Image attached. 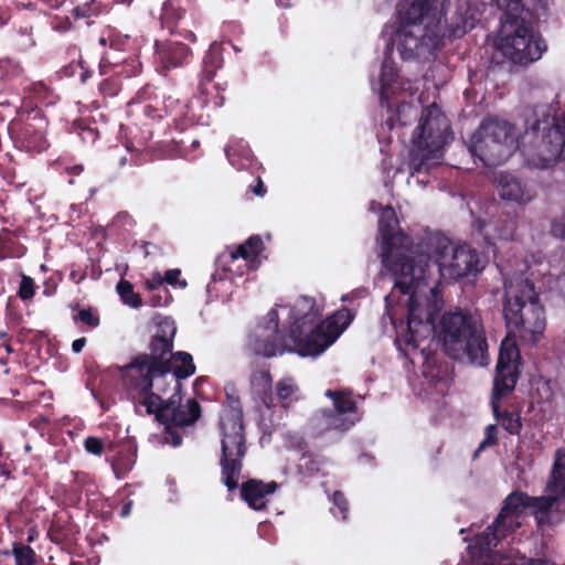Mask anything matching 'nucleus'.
Returning a JSON list of instances; mask_svg holds the SVG:
<instances>
[{
	"label": "nucleus",
	"mask_w": 565,
	"mask_h": 565,
	"mask_svg": "<svg viewBox=\"0 0 565 565\" xmlns=\"http://www.w3.org/2000/svg\"><path fill=\"white\" fill-rule=\"evenodd\" d=\"M381 258L394 278V287L385 297L386 307L394 301L401 302L397 296H407V331L405 342L415 345L418 339L425 338L430 328L429 315L420 308L418 290L427 286L426 278L429 263L434 262L441 271L448 263L449 253H454L451 242L443 234L429 235L414 244L403 232L395 233L390 226L380 227Z\"/></svg>",
	"instance_id": "1"
},
{
	"label": "nucleus",
	"mask_w": 565,
	"mask_h": 565,
	"mask_svg": "<svg viewBox=\"0 0 565 565\" xmlns=\"http://www.w3.org/2000/svg\"><path fill=\"white\" fill-rule=\"evenodd\" d=\"M175 333L174 322L163 319L150 339L149 352L138 353L129 363L117 367L125 388L152 390L170 377L173 390L181 391V381L192 376L196 366L189 352H173Z\"/></svg>",
	"instance_id": "2"
},
{
	"label": "nucleus",
	"mask_w": 565,
	"mask_h": 565,
	"mask_svg": "<svg viewBox=\"0 0 565 565\" xmlns=\"http://www.w3.org/2000/svg\"><path fill=\"white\" fill-rule=\"evenodd\" d=\"M424 312L429 315L430 330L425 338L418 339L415 345L405 342L407 331V321H401L399 326L393 316L392 323L397 329V341L403 342L406 348L417 350L420 343L425 341L431 331L435 332L438 341L441 343L444 352L454 360L467 358L472 364L486 366L489 364V352L486 330L481 318L468 309L456 308L445 311L437 326H434L433 313L420 303Z\"/></svg>",
	"instance_id": "3"
},
{
	"label": "nucleus",
	"mask_w": 565,
	"mask_h": 565,
	"mask_svg": "<svg viewBox=\"0 0 565 565\" xmlns=\"http://www.w3.org/2000/svg\"><path fill=\"white\" fill-rule=\"evenodd\" d=\"M128 127L132 139L139 146H146L156 135L166 134L171 125L184 131L196 124L186 100L173 96L159 98L157 88L143 86L128 103Z\"/></svg>",
	"instance_id": "4"
},
{
	"label": "nucleus",
	"mask_w": 565,
	"mask_h": 565,
	"mask_svg": "<svg viewBox=\"0 0 565 565\" xmlns=\"http://www.w3.org/2000/svg\"><path fill=\"white\" fill-rule=\"evenodd\" d=\"M225 402L220 415L221 481L230 492L238 488V478L247 454L242 402L235 385L224 387Z\"/></svg>",
	"instance_id": "5"
},
{
	"label": "nucleus",
	"mask_w": 565,
	"mask_h": 565,
	"mask_svg": "<svg viewBox=\"0 0 565 565\" xmlns=\"http://www.w3.org/2000/svg\"><path fill=\"white\" fill-rule=\"evenodd\" d=\"M503 318L509 332L529 333L533 341L545 330V310L539 292L523 274L504 279Z\"/></svg>",
	"instance_id": "6"
},
{
	"label": "nucleus",
	"mask_w": 565,
	"mask_h": 565,
	"mask_svg": "<svg viewBox=\"0 0 565 565\" xmlns=\"http://www.w3.org/2000/svg\"><path fill=\"white\" fill-rule=\"evenodd\" d=\"M521 354L514 342L502 341L493 379L491 408L501 427L511 435H519L522 420L518 413L501 411L500 402L510 395L520 377Z\"/></svg>",
	"instance_id": "7"
},
{
	"label": "nucleus",
	"mask_w": 565,
	"mask_h": 565,
	"mask_svg": "<svg viewBox=\"0 0 565 565\" xmlns=\"http://www.w3.org/2000/svg\"><path fill=\"white\" fill-rule=\"evenodd\" d=\"M128 397L138 412L139 407H145L147 415H154L158 423L162 425H174L185 427L193 425L201 416V405L195 398H190L184 405L181 404V391H174L173 394L163 399L161 394L167 390L157 386V392L152 390L125 388Z\"/></svg>",
	"instance_id": "8"
},
{
	"label": "nucleus",
	"mask_w": 565,
	"mask_h": 565,
	"mask_svg": "<svg viewBox=\"0 0 565 565\" xmlns=\"http://www.w3.org/2000/svg\"><path fill=\"white\" fill-rule=\"evenodd\" d=\"M449 132V121L436 104L422 111L409 150L411 175L429 171V160L447 143Z\"/></svg>",
	"instance_id": "9"
},
{
	"label": "nucleus",
	"mask_w": 565,
	"mask_h": 565,
	"mask_svg": "<svg viewBox=\"0 0 565 565\" xmlns=\"http://www.w3.org/2000/svg\"><path fill=\"white\" fill-rule=\"evenodd\" d=\"M515 149L513 126L505 120L486 118L471 138L469 150L484 167L505 162Z\"/></svg>",
	"instance_id": "10"
},
{
	"label": "nucleus",
	"mask_w": 565,
	"mask_h": 565,
	"mask_svg": "<svg viewBox=\"0 0 565 565\" xmlns=\"http://www.w3.org/2000/svg\"><path fill=\"white\" fill-rule=\"evenodd\" d=\"M539 18L504 20L499 49L514 64L527 65L541 58L546 44L535 30Z\"/></svg>",
	"instance_id": "11"
},
{
	"label": "nucleus",
	"mask_w": 565,
	"mask_h": 565,
	"mask_svg": "<svg viewBox=\"0 0 565 565\" xmlns=\"http://www.w3.org/2000/svg\"><path fill=\"white\" fill-rule=\"evenodd\" d=\"M527 493L513 491L503 501V505L482 535L478 536L476 544L481 552H490L498 546L501 540L521 526L520 518L527 512Z\"/></svg>",
	"instance_id": "12"
},
{
	"label": "nucleus",
	"mask_w": 565,
	"mask_h": 565,
	"mask_svg": "<svg viewBox=\"0 0 565 565\" xmlns=\"http://www.w3.org/2000/svg\"><path fill=\"white\" fill-rule=\"evenodd\" d=\"M18 116L19 118L11 121L9 126L12 138L28 151H45L50 145L46 139L47 120L42 109L24 103Z\"/></svg>",
	"instance_id": "13"
},
{
	"label": "nucleus",
	"mask_w": 565,
	"mask_h": 565,
	"mask_svg": "<svg viewBox=\"0 0 565 565\" xmlns=\"http://www.w3.org/2000/svg\"><path fill=\"white\" fill-rule=\"evenodd\" d=\"M299 326H290L287 331L274 330L267 334H257L249 338V348L254 354L271 359L282 355L285 352H295L300 356H312V353H303L308 343L307 337Z\"/></svg>",
	"instance_id": "14"
},
{
	"label": "nucleus",
	"mask_w": 565,
	"mask_h": 565,
	"mask_svg": "<svg viewBox=\"0 0 565 565\" xmlns=\"http://www.w3.org/2000/svg\"><path fill=\"white\" fill-rule=\"evenodd\" d=\"M353 319L354 313L344 307L318 323L306 335L309 344H307L303 353H312V356H316L324 352L350 326Z\"/></svg>",
	"instance_id": "15"
},
{
	"label": "nucleus",
	"mask_w": 565,
	"mask_h": 565,
	"mask_svg": "<svg viewBox=\"0 0 565 565\" xmlns=\"http://www.w3.org/2000/svg\"><path fill=\"white\" fill-rule=\"evenodd\" d=\"M546 491L555 500L553 514L563 522L565 519V448H557L555 450Z\"/></svg>",
	"instance_id": "16"
},
{
	"label": "nucleus",
	"mask_w": 565,
	"mask_h": 565,
	"mask_svg": "<svg viewBox=\"0 0 565 565\" xmlns=\"http://www.w3.org/2000/svg\"><path fill=\"white\" fill-rule=\"evenodd\" d=\"M419 34L411 26L401 25L397 32V51L403 60H420L431 53V39L419 28Z\"/></svg>",
	"instance_id": "17"
},
{
	"label": "nucleus",
	"mask_w": 565,
	"mask_h": 565,
	"mask_svg": "<svg viewBox=\"0 0 565 565\" xmlns=\"http://www.w3.org/2000/svg\"><path fill=\"white\" fill-rule=\"evenodd\" d=\"M537 128H541L539 125ZM542 148L546 152L545 157L540 158V163H534L535 167L547 169L558 160H565V126L542 127Z\"/></svg>",
	"instance_id": "18"
},
{
	"label": "nucleus",
	"mask_w": 565,
	"mask_h": 565,
	"mask_svg": "<svg viewBox=\"0 0 565 565\" xmlns=\"http://www.w3.org/2000/svg\"><path fill=\"white\" fill-rule=\"evenodd\" d=\"M279 488L276 481L264 482L260 479H248L241 484V498L255 511L267 509L268 495L275 493Z\"/></svg>",
	"instance_id": "19"
},
{
	"label": "nucleus",
	"mask_w": 565,
	"mask_h": 565,
	"mask_svg": "<svg viewBox=\"0 0 565 565\" xmlns=\"http://www.w3.org/2000/svg\"><path fill=\"white\" fill-rule=\"evenodd\" d=\"M452 278H463L481 270L478 253L468 245L455 247L450 262L446 266Z\"/></svg>",
	"instance_id": "20"
},
{
	"label": "nucleus",
	"mask_w": 565,
	"mask_h": 565,
	"mask_svg": "<svg viewBox=\"0 0 565 565\" xmlns=\"http://www.w3.org/2000/svg\"><path fill=\"white\" fill-rule=\"evenodd\" d=\"M156 54L163 68H175L188 64L192 57L189 45L175 41H156Z\"/></svg>",
	"instance_id": "21"
},
{
	"label": "nucleus",
	"mask_w": 565,
	"mask_h": 565,
	"mask_svg": "<svg viewBox=\"0 0 565 565\" xmlns=\"http://www.w3.org/2000/svg\"><path fill=\"white\" fill-rule=\"evenodd\" d=\"M249 387L253 399L262 404L268 411L276 408L274 398L273 375L269 367L252 371L249 375Z\"/></svg>",
	"instance_id": "22"
},
{
	"label": "nucleus",
	"mask_w": 565,
	"mask_h": 565,
	"mask_svg": "<svg viewBox=\"0 0 565 565\" xmlns=\"http://www.w3.org/2000/svg\"><path fill=\"white\" fill-rule=\"evenodd\" d=\"M497 190L500 198L504 201H511L519 204H525L532 201L535 193L531 191L515 175L503 172L497 179Z\"/></svg>",
	"instance_id": "23"
},
{
	"label": "nucleus",
	"mask_w": 565,
	"mask_h": 565,
	"mask_svg": "<svg viewBox=\"0 0 565 565\" xmlns=\"http://www.w3.org/2000/svg\"><path fill=\"white\" fill-rule=\"evenodd\" d=\"M437 9V0H401L398 14L401 25L416 26Z\"/></svg>",
	"instance_id": "24"
},
{
	"label": "nucleus",
	"mask_w": 565,
	"mask_h": 565,
	"mask_svg": "<svg viewBox=\"0 0 565 565\" xmlns=\"http://www.w3.org/2000/svg\"><path fill=\"white\" fill-rule=\"evenodd\" d=\"M504 12V20L539 18V10L544 9L546 0H493Z\"/></svg>",
	"instance_id": "25"
},
{
	"label": "nucleus",
	"mask_w": 565,
	"mask_h": 565,
	"mask_svg": "<svg viewBox=\"0 0 565 565\" xmlns=\"http://www.w3.org/2000/svg\"><path fill=\"white\" fill-rule=\"evenodd\" d=\"M223 66L222 46L218 43H212L203 58V67L198 88L202 95H210V85L217 72Z\"/></svg>",
	"instance_id": "26"
},
{
	"label": "nucleus",
	"mask_w": 565,
	"mask_h": 565,
	"mask_svg": "<svg viewBox=\"0 0 565 565\" xmlns=\"http://www.w3.org/2000/svg\"><path fill=\"white\" fill-rule=\"evenodd\" d=\"M319 309L317 307L316 300L312 297L301 296L298 298L296 305L292 307L290 311V318L294 319V322L290 326H299L300 330H303V338L309 334L311 328L307 327L312 326L315 321L319 318Z\"/></svg>",
	"instance_id": "27"
},
{
	"label": "nucleus",
	"mask_w": 565,
	"mask_h": 565,
	"mask_svg": "<svg viewBox=\"0 0 565 565\" xmlns=\"http://www.w3.org/2000/svg\"><path fill=\"white\" fill-rule=\"evenodd\" d=\"M527 512L534 516L539 526H553L561 523V519L553 514L555 500L552 494L532 497L527 493Z\"/></svg>",
	"instance_id": "28"
},
{
	"label": "nucleus",
	"mask_w": 565,
	"mask_h": 565,
	"mask_svg": "<svg viewBox=\"0 0 565 565\" xmlns=\"http://www.w3.org/2000/svg\"><path fill=\"white\" fill-rule=\"evenodd\" d=\"M274 398L276 407L288 411L294 403L299 401L300 387L292 376H284L274 385Z\"/></svg>",
	"instance_id": "29"
},
{
	"label": "nucleus",
	"mask_w": 565,
	"mask_h": 565,
	"mask_svg": "<svg viewBox=\"0 0 565 565\" xmlns=\"http://www.w3.org/2000/svg\"><path fill=\"white\" fill-rule=\"evenodd\" d=\"M226 157L230 163L238 171L246 170L254 174L260 169V163L246 146H230L226 149Z\"/></svg>",
	"instance_id": "30"
},
{
	"label": "nucleus",
	"mask_w": 565,
	"mask_h": 565,
	"mask_svg": "<svg viewBox=\"0 0 565 565\" xmlns=\"http://www.w3.org/2000/svg\"><path fill=\"white\" fill-rule=\"evenodd\" d=\"M137 448L129 444L119 445L111 459V468L117 479L125 478L134 468Z\"/></svg>",
	"instance_id": "31"
},
{
	"label": "nucleus",
	"mask_w": 565,
	"mask_h": 565,
	"mask_svg": "<svg viewBox=\"0 0 565 565\" xmlns=\"http://www.w3.org/2000/svg\"><path fill=\"white\" fill-rule=\"evenodd\" d=\"M21 228L11 232L2 228L0 232V260L21 258L26 254V246L18 241Z\"/></svg>",
	"instance_id": "32"
},
{
	"label": "nucleus",
	"mask_w": 565,
	"mask_h": 565,
	"mask_svg": "<svg viewBox=\"0 0 565 565\" xmlns=\"http://www.w3.org/2000/svg\"><path fill=\"white\" fill-rule=\"evenodd\" d=\"M186 9L181 4V0H166L162 4L160 22L163 29L174 33L179 22L185 17Z\"/></svg>",
	"instance_id": "33"
},
{
	"label": "nucleus",
	"mask_w": 565,
	"mask_h": 565,
	"mask_svg": "<svg viewBox=\"0 0 565 565\" xmlns=\"http://www.w3.org/2000/svg\"><path fill=\"white\" fill-rule=\"evenodd\" d=\"M323 417L326 429L338 431H347L360 420L359 415H349L334 409L323 411Z\"/></svg>",
	"instance_id": "34"
},
{
	"label": "nucleus",
	"mask_w": 565,
	"mask_h": 565,
	"mask_svg": "<svg viewBox=\"0 0 565 565\" xmlns=\"http://www.w3.org/2000/svg\"><path fill=\"white\" fill-rule=\"evenodd\" d=\"M326 396L332 399L334 411L349 415H359L358 404L351 392L328 390Z\"/></svg>",
	"instance_id": "35"
},
{
	"label": "nucleus",
	"mask_w": 565,
	"mask_h": 565,
	"mask_svg": "<svg viewBox=\"0 0 565 565\" xmlns=\"http://www.w3.org/2000/svg\"><path fill=\"white\" fill-rule=\"evenodd\" d=\"M10 45L18 52H25L35 45L33 26L31 24L20 25L10 35Z\"/></svg>",
	"instance_id": "36"
},
{
	"label": "nucleus",
	"mask_w": 565,
	"mask_h": 565,
	"mask_svg": "<svg viewBox=\"0 0 565 565\" xmlns=\"http://www.w3.org/2000/svg\"><path fill=\"white\" fill-rule=\"evenodd\" d=\"M74 533L73 525L68 520L56 518L49 527L47 536L52 543L62 544L70 541Z\"/></svg>",
	"instance_id": "37"
},
{
	"label": "nucleus",
	"mask_w": 565,
	"mask_h": 565,
	"mask_svg": "<svg viewBox=\"0 0 565 565\" xmlns=\"http://www.w3.org/2000/svg\"><path fill=\"white\" fill-rule=\"evenodd\" d=\"M129 38L121 35L114 28H106L98 38V43L100 46H108L115 51H124L126 45L128 44Z\"/></svg>",
	"instance_id": "38"
},
{
	"label": "nucleus",
	"mask_w": 565,
	"mask_h": 565,
	"mask_svg": "<svg viewBox=\"0 0 565 565\" xmlns=\"http://www.w3.org/2000/svg\"><path fill=\"white\" fill-rule=\"evenodd\" d=\"M109 8L107 4L98 0H89L83 4L76 6L72 13L75 19H87L98 17L102 13L108 12Z\"/></svg>",
	"instance_id": "39"
},
{
	"label": "nucleus",
	"mask_w": 565,
	"mask_h": 565,
	"mask_svg": "<svg viewBox=\"0 0 565 565\" xmlns=\"http://www.w3.org/2000/svg\"><path fill=\"white\" fill-rule=\"evenodd\" d=\"M116 290L125 305L135 309L143 305L141 296L134 291V285L130 281L120 279L116 286Z\"/></svg>",
	"instance_id": "40"
},
{
	"label": "nucleus",
	"mask_w": 565,
	"mask_h": 565,
	"mask_svg": "<svg viewBox=\"0 0 565 565\" xmlns=\"http://www.w3.org/2000/svg\"><path fill=\"white\" fill-rule=\"evenodd\" d=\"M324 462L326 459L322 456L306 452L301 456L298 468L300 473L312 477L321 471Z\"/></svg>",
	"instance_id": "41"
},
{
	"label": "nucleus",
	"mask_w": 565,
	"mask_h": 565,
	"mask_svg": "<svg viewBox=\"0 0 565 565\" xmlns=\"http://www.w3.org/2000/svg\"><path fill=\"white\" fill-rule=\"evenodd\" d=\"M12 554L15 565H34L36 563V554L28 544L14 543Z\"/></svg>",
	"instance_id": "42"
},
{
	"label": "nucleus",
	"mask_w": 565,
	"mask_h": 565,
	"mask_svg": "<svg viewBox=\"0 0 565 565\" xmlns=\"http://www.w3.org/2000/svg\"><path fill=\"white\" fill-rule=\"evenodd\" d=\"M84 449L94 456H100L105 448H107L109 451H115L117 446L113 441H108L106 445L105 441L102 438L88 436L84 439Z\"/></svg>",
	"instance_id": "43"
},
{
	"label": "nucleus",
	"mask_w": 565,
	"mask_h": 565,
	"mask_svg": "<svg viewBox=\"0 0 565 565\" xmlns=\"http://www.w3.org/2000/svg\"><path fill=\"white\" fill-rule=\"evenodd\" d=\"M539 125L541 127H544L547 125V127H554V126H559V127H564L565 126V110L559 115V116H556V115H551L550 114V110L546 109L544 111H542V118L540 119H536V121L533 124L532 126V129L536 132H542L543 134V129L542 128H537Z\"/></svg>",
	"instance_id": "44"
},
{
	"label": "nucleus",
	"mask_w": 565,
	"mask_h": 565,
	"mask_svg": "<svg viewBox=\"0 0 565 565\" xmlns=\"http://www.w3.org/2000/svg\"><path fill=\"white\" fill-rule=\"evenodd\" d=\"M121 85L120 77L114 73L99 84L98 89L104 97H115L120 92Z\"/></svg>",
	"instance_id": "45"
},
{
	"label": "nucleus",
	"mask_w": 565,
	"mask_h": 565,
	"mask_svg": "<svg viewBox=\"0 0 565 565\" xmlns=\"http://www.w3.org/2000/svg\"><path fill=\"white\" fill-rule=\"evenodd\" d=\"M141 63L137 58H130L125 61L122 64H115V74L124 75L125 77L137 76L141 73Z\"/></svg>",
	"instance_id": "46"
},
{
	"label": "nucleus",
	"mask_w": 565,
	"mask_h": 565,
	"mask_svg": "<svg viewBox=\"0 0 565 565\" xmlns=\"http://www.w3.org/2000/svg\"><path fill=\"white\" fill-rule=\"evenodd\" d=\"M74 320L86 324L90 329L97 328L100 323L98 313L92 307L79 309Z\"/></svg>",
	"instance_id": "47"
},
{
	"label": "nucleus",
	"mask_w": 565,
	"mask_h": 565,
	"mask_svg": "<svg viewBox=\"0 0 565 565\" xmlns=\"http://www.w3.org/2000/svg\"><path fill=\"white\" fill-rule=\"evenodd\" d=\"M170 141L173 145V149L171 150L173 152L172 156H184L189 151V148L186 146L188 141L190 142L191 150H194L200 145L199 140H196L195 138H191L190 136H186V139L182 138L179 140L172 138Z\"/></svg>",
	"instance_id": "48"
},
{
	"label": "nucleus",
	"mask_w": 565,
	"mask_h": 565,
	"mask_svg": "<svg viewBox=\"0 0 565 565\" xmlns=\"http://www.w3.org/2000/svg\"><path fill=\"white\" fill-rule=\"evenodd\" d=\"M35 295V282L33 278L24 274L21 275V282L18 290V296L22 300H30Z\"/></svg>",
	"instance_id": "49"
},
{
	"label": "nucleus",
	"mask_w": 565,
	"mask_h": 565,
	"mask_svg": "<svg viewBox=\"0 0 565 565\" xmlns=\"http://www.w3.org/2000/svg\"><path fill=\"white\" fill-rule=\"evenodd\" d=\"M74 68H79L81 70V73H79V79H81V83H86L92 76H93V71H89L86 66H85V61L79 58L77 63H71L70 65L67 66H64L63 67V73L66 75V76H71L74 74Z\"/></svg>",
	"instance_id": "50"
},
{
	"label": "nucleus",
	"mask_w": 565,
	"mask_h": 565,
	"mask_svg": "<svg viewBox=\"0 0 565 565\" xmlns=\"http://www.w3.org/2000/svg\"><path fill=\"white\" fill-rule=\"evenodd\" d=\"M181 270L179 268L169 269L162 276L163 284L167 282L172 287L185 288L188 286L186 280L181 279Z\"/></svg>",
	"instance_id": "51"
},
{
	"label": "nucleus",
	"mask_w": 565,
	"mask_h": 565,
	"mask_svg": "<svg viewBox=\"0 0 565 565\" xmlns=\"http://www.w3.org/2000/svg\"><path fill=\"white\" fill-rule=\"evenodd\" d=\"M332 502L338 508L340 516L343 521L348 519L349 514V502L342 491H334L332 494Z\"/></svg>",
	"instance_id": "52"
},
{
	"label": "nucleus",
	"mask_w": 565,
	"mask_h": 565,
	"mask_svg": "<svg viewBox=\"0 0 565 565\" xmlns=\"http://www.w3.org/2000/svg\"><path fill=\"white\" fill-rule=\"evenodd\" d=\"M142 286L148 291H156L163 286L162 275L156 270L149 277H142Z\"/></svg>",
	"instance_id": "53"
},
{
	"label": "nucleus",
	"mask_w": 565,
	"mask_h": 565,
	"mask_svg": "<svg viewBox=\"0 0 565 565\" xmlns=\"http://www.w3.org/2000/svg\"><path fill=\"white\" fill-rule=\"evenodd\" d=\"M498 444V429L495 425H488L484 429V438L480 443L478 451Z\"/></svg>",
	"instance_id": "54"
},
{
	"label": "nucleus",
	"mask_w": 565,
	"mask_h": 565,
	"mask_svg": "<svg viewBox=\"0 0 565 565\" xmlns=\"http://www.w3.org/2000/svg\"><path fill=\"white\" fill-rule=\"evenodd\" d=\"M536 392L540 395L539 402H550L553 397L551 383L547 380H539L536 382Z\"/></svg>",
	"instance_id": "55"
},
{
	"label": "nucleus",
	"mask_w": 565,
	"mask_h": 565,
	"mask_svg": "<svg viewBox=\"0 0 565 565\" xmlns=\"http://www.w3.org/2000/svg\"><path fill=\"white\" fill-rule=\"evenodd\" d=\"M244 245L246 246L252 259L254 260L263 249V241L259 236H250Z\"/></svg>",
	"instance_id": "56"
},
{
	"label": "nucleus",
	"mask_w": 565,
	"mask_h": 565,
	"mask_svg": "<svg viewBox=\"0 0 565 565\" xmlns=\"http://www.w3.org/2000/svg\"><path fill=\"white\" fill-rule=\"evenodd\" d=\"M397 76L396 71L394 67H388L386 64H383L382 72H381V85L382 87L390 86L393 82H395V77Z\"/></svg>",
	"instance_id": "57"
},
{
	"label": "nucleus",
	"mask_w": 565,
	"mask_h": 565,
	"mask_svg": "<svg viewBox=\"0 0 565 565\" xmlns=\"http://www.w3.org/2000/svg\"><path fill=\"white\" fill-rule=\"evenodd\" d=\"M164 426H166V434H167L166 438L171 443L172 446H174V447L180 446L182 443V437L177 430H174V428L177 426H174V425H164Z\"/></svg>",
	"instance_id": "58"
},
{
	"label": "nucleus",
	"mask_w": 565,
	"mask_h": 565,
	"mask_svg": "<svg viewBox=\"0 0 565 565\" xmlns=\"http://www.w3.org/2000/svg\"><path fill=\"white\" fill-rule=\"evenodd\" d=\"M228 256H230L231 260H233V262L238 258H243L245 260H253L244 244L238 245L235 249H233L230 253Z\"/></svg>",
	"instance_id": "59"
},
{
	"label": "nucleus",
	"mask_w": 565,
	"mask_h": 565,
	"mask_svg": "<svg viewBox=\"0 0 565 565\" xmlns=\"http://www.w3.org/2000/svg\"><path fill=\"white\" fill-rule=\"evenodd\" d=\"M551 233L553 236L564 239L565 238V218L553 221L552 226H551Z\"/></svg>",
	"instance_id": "60"
},
{
	"label": "nucleus",
	"mask_w": 565,
	"mask_h": 565,
	"mask_svg": "<svg viewBox=\"0 0 565 565\" xmlns=\"http://www.w3.org/2000/svg\"><path fill=\"white\" fill-rule=\"evenodd\" d=\"M43 287V295L46 297H52L56 294L58 281L54 277H50L44 281Z\"/></svg>",
	"instance_id": "61"
},
{
	"label": "nucleus",
	"mask_w": 565,
	"mask_h": 565,
	"mask_svg": "<svg viewBox=\"0 0 565 565\" xmlns=\"http://www.w3.org/2000/svg\"><path fill=\"white\" fill-rule=\"evenodd\" d=\"M0 347L4 348L7 354H10L13 352L12 345H11V337L8 334L7 331L0 330Z\"/></svg>",
	"instance_id": "62"
},
{
	"label": "nucleus",
	"mask_w": 565,
	"mask_h": 565,
	"mask_svg": "<svg viewBox=\"0 0 565 565\" xmlns=\"http://www.w3.org/2000/svg\"><path fill=\"white\" fill-rule=\"evenodd\" d=\"M405 113H413L414 117L417 116V109L414 108L412 105L403 104L397 108V119L401 121L402 125H405L404 121H402V115Z\"/></svg>",
	"instance_id": "63"
},
{
	"label": "nucleus",
	"mask_w": 565,
	"mask_h": 565,
	"mask_svg": "<svg viewBox=\"0 0 565 565\" xmlns=\"http://www.w3.org/2000/svg\"><path fill=\"white\" fill-rule=\"evenodd\" d=\"M256 181V185L252 186V192L257 196H264L266 193V188L264 185L262 178L258 175Z\"/></svg>",
	"instance_id": "64"
}]
</instances>
